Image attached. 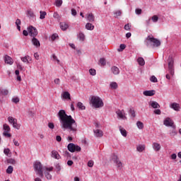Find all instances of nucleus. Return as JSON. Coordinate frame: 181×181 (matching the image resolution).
<instances>
[{
  "label": "nucleus",
  "mask_w": 181,
  "mask_h": 181,
  "mask_svg": "<svg viewBox=\"0 0 181 181\" xmlns=\"http://www.w3.org/2000/svg\"><path fill=\"white\" fill-rule=\"evenodd\" d=\"M57 117L59 119L61 128L62 129H67L69 132H71L74 135H76L77 132V122L73 119L71 115H67L64 110H61L57 114Z\"/></svg>",
  "instance_id": "obj_1"
},
{
  "label": "nucleus",
  "mask_w": 181,
  "mask_h": 181,
  "mask_svg": "<svg viewBox=\"0 0 181 181\" xmlns=\"http://www.w3.org/2000/svg\"><path fill=\"white\" fill-rule=\"evenodd\" d=\"M145 43L147 47H151V46H153V47H159L160 45V41H159V40L149 35L147 37Z\"/></svg>",
  "instance_id": "obj_2"
},
{
  "label": "nucleus",
  "mask_w": 181,
  "mask_h": 181,
  "mask_svg": "<svg viewBox=\"0 0 181 181\" xmlns=\"http://www.w3.org/2000/svg\"><path fill=\"white\" fill-rule=\"evenodd\" d=\"M90 103L94 108H101L104 107V103L103 100L98 96H92L90 99Z\"/></svg>",
  "instance_id": "obj_3"
},
{
  "label": "nucleus",
  "mask_w": 181,
  "mask_h": 181,
  "mask_svg": "<svg viewBox=\"0 0 181 181\" xmlns=\"http://www.w3.org/2000/svg\"><path fill=\"white\" fill-rule=\"evenodd\" d=\"M46 167L43 168L41 162H35L34 164V168L37 175H39L40 177H43V172L45 171Z\"/></svg>",
  "instance_id": "obj_4"
},
{
  "label": "nucleus",
  "mask_w": 181,
  "mask_h": 181,
  "mask_svg": "<svg viewBox=\"0 0 181 181\" xmlns=\"http://www.w3.org/2000/svg\"><path fill=\"white\" fill-rule=\"evenodd\" d=\"M168 70L170 71V74H171V76H173V74H175V68L173 66L174 60H173V57L171 55L168 57Z\"/></svg>",
  "instance_id": "obj_5"
},
{
  "label": "nucleus",
  "mask_w": 181,
  "mask_h": 181,
  "mask_svg": "<svg viewBox=\"0 0 181 181\" xmlns=\"http://www.w3.org/2000/svg\"><path fill=\"white\" fill-rule=\"evenodd\" d=\"M67 148L68 151L72 153L74 152H80L81 151V147H80V146H77L73 143L69 144Z\"/></svg>",
  "instance_id": "obj_6"
},
{
  "label": "nucleus",
  "mask_w": 181,
  "mask_h": 181,
  "mask_svg": "<svg viewBox=\"0 0 181 181\" xmlns=\"http://www.w3.org/2000/svg\"><path fill=\"white\" fill-rule=\"evenodd\" d=\"M8 121L10 124H12L13 127L16 129H21V124H18V119L13 118V117H8Z\"/></svg>",
  "instance_id": "obj_7"
},
{
  "label": "nucleus",
  "mask_w": 181,
  "mask_h": 181,
  "mask_svg": "<svg viewBox=\"0 0 181 181\" xmlns=\"http://www.w3.org/2000/svg\"><path fill=\"white\" fill-rule=\"evenodd\" d=\"M28 31L31 37H36V36H37L38 33L37 29H36V28L30 25L28 28Z\"/></svg>",
  "instance_id": "obj_8"
},
{
  "label": "nucleus",
  "mask_w": 181,
  "mask_h": 181,
  "mask_svg": "<svg viewBox=\"0 0 181 181\" xmlns=\"http://www.w3.org/2000/svg\"><path fill=\"white\" fill-rule=\"evenodd\" d=\"M54 168L53 167H45V170H44V175H45V177L48 180H52V174L50 173V172H52Z\"/></svg>",
  "instance_id": "obj_9"
},
{
  "label": "nucleus",
  "mask_w": 181,
  "mask_h": 181,
  "mask_svg": "<svg viewBox=\"0 0 181 181\" xmlns=\"http://www.w3.org/2000/svg\"><path fill=\"white\" fill-rule=\"evenodd\" d=\"M3 128H4V133H3V135L4 136H8V138H11V134L8 133L11 132V127H9V125H8L7 124H4V126H3Z\"/></svg>",
  "instance_id": "obj_10"
},
{
  "label": "nucleus",
  "mask_w": 181,
  "mask_h": 181,
  "mask_svg": "<svg viewBox=\"0 0 181 181\" xmlns=\"http://www.w3.org/2000/svg\"><path fill=\"white\" fill-rule=\"evenodd\" d=\"M117 115L120 118V119H127V116H125V111L124 110H119L116 112Z\"/></svg>",
  "instance_id": "obj_11"
},
{
  "label": "nucleus",
  "mask_w": 181,
  "mask_h": 181,
  "mask_svg": "<svg viewBox=\"0 0 181 181\" xmlns=\"http://www.w3.org/2000/svg\"><path fill=\"white\" fill-rule=\"evenodd\" d=\"M163 124L165 125V127H175V125H173V120H171L170 117L165 118Z\"/></svg>",
  "instance_id": "obj_12"
},
{
  "label": "nucleus",
  "mask_w": 181,
  "mask_h": 181,
  "mask_svg": "<svg viewBox=\"0 0 181 181\" xmlns=\"http://www.w3.org/2000/svg\"><path fill=\"white\" fill-rule=\"evenodd\" d=\"M114 162L117 166V169H119V170L122 169V163L121 162V160H119V159L118 158V156H115L114 157Z\"/></svg>",
  "instance_id": "obj_13"
},
{
  "label": "nucleus",
  "mask_w": 181,
  "mask_h": 181,
  "mask_svg": "<svg viewBox=\"0 0 181 181\" xmlns=\"http://www.w3.org/2000/svg\"><path fill=\"white\" fill-rule=\"evenodd\" d=\"M4 62L6 64H10L11 66H12V64H13V59H12V57L6 55L4 57Z\"/></svg>",
  "instance_id": "obj_14"
},
{
  "label": "nucleus",
  "mask_w": 181,
  "mask_h": 181,
  "mask_svg": "<svg viewBox=\"0 0 181 181\" xmlns=\"http://www.w3.org/2000/svg\"><path fill=\"white\" fill-rule=\"evenodd\" d=\"M155 90H145L143 92L144 95L146 97H152L155 95Z\"/></svg>",
  "instance_id": "obj_15"
},
{
  "label": "nucleus",
  "mask_w": 181,
  "mask_h": 181,
  "mask_svg": "<svg viewBox=\"0 0 181 181\" xmlns=\"http://www.w3.org/2000/svg\"><path fill=\"white\" fill-rule=\"evenodd\" d=\"M94 132V135L95 136H96V138H101V136H103V135H104V134L103 133V130L100 129H94L93 130Z\"/></svg>",
  "instance_id": "obj_16"
},
{
  "label": "nucleus",
  "mask_w": 181,
  "mask_h": 181,
  "mask_svg": "<svg viewBox=\"0 0 181 181\" xmlns=\"http://www.w3.org/2000/svg\"><path fill=\"white\" fill-rule=\"evenodd\" d=\"M51 156L54 158V159H61L62 156H60V154H59V152H57L56 150H54L51 153Z\"/></svg>",
  "instance_id": "obj_17"
},
{
  "label": "nucleus",
  "mask_w": 181,
  "mask_h": 181,
  "mask_svg": "<svg viewBox=\"0 0 181 181\" xmlns=\"http://www.w3.org/2000/svg\"><path fill=\"white\" fill-rule=\"evenodd\" d=\"M32 43L35 46V47H40V42L35 37L32 39Z\"/></svg>",
  "instance_id": "obj_18"
},
{
  "label": "nucleus",
  "mask_w": 181,
  "mask_h": 181,
  "mask_svg": "<svg viewBox=\"0 0 181 181\" xmlns=\"http://www.w3.org/2000/svg\"><path fill=\"white\" fill-rule=\"evenodd\" d=\"M111 71L115 76L119 74V69L115 66L111 67Z\"/></svg>",
  "instance_id": "obj_19"
},
{
  "label": "nucleus",
  "mask_w": 181,
  "mask_h": 181,
  "mask_svg": "<svg viewBox=\"0 0 181 181\" xmlns=\"http://www.w3.org/2000/svg\"><path fill=\"white\" fill-rule=\"evenodd\" d=\"M170 107L175 111H179L180 110V105L178 103H173L170 105Z\"/></svg>",
  "instance_id": "obj_20"
},
{
  "label": "nucleus",
  "mask_w": 181,
  "mask_h": 181,
  "mask_svg": "<svg viewBox=\"0 0 181 181\" xmlns=\"http://www.w3.org/2000/svg\"><path fill=\"white\" fill-rule=\"evenodd\" d=\"M87 21H88V22H94V21H95V18L94 17V14L93 13H90L89 14H88L87 16Z\"/></svg>",
  "instance_id": "obj_21"
},
{
  "label": "nucleus",
  "mask_w": 181,
  "mask_h": 181,
  "mask_svg": "<svg viewBox=\"0 0 181 181\" xmlns=\"http://www.w3.org/2000/svg\"><path fill=\"white\" fill-rule=\"evenodd\" d=\"M60 28L62 30H67L69 29V24L64 22L60 23Z\"/></svg>",
  "instance_id": "obj_22"
},
{
  "label": "nucleus",
  "mask_w": 181,
  "mask_h": 181,
  "mask_svg": "<svg viewBox=\"0 0 181 181\" xmlns=\"http://www.w3.org/2000/svg\"><path fill=\"white\" fill-rule=\"evenodd\" d=\"M62 97L63 98H64V100H71V97L70 96V93H69L68 91L64 92Z\"/></svg>",
  "instance_id": "obj_23"
},
{
  "label": "nucleus",
  "mask_w": 181,
  "mask_h": 181,
  "mask_svg": "<svg viewBox=\"0 0 181 181\" xmlns=\"http://www.w3.org/2000/svg\"><path fill=\"white\" fill-rule=\"evenodd\" d=\"M153 148L156 152H159V151H160V144L158 143H153Z\"/></svg>",
  "instance_id": "obj_24"
},
{
  "label": "nucleus",
  "mask_w": 181,
  "mask_h": 181,
  "mask_svg": "<svg viewBox=\"0 0 181 181\" xmlns=\"http://www.w3.org/2000/svg\"><path fill=\"white\" fill-rule=\"evenodd\" d=\"M78 37L81 42H84V40H86V35H84V33L82 32H79L78 34Z\"/></svg>",
  "instance_id": "obj_25"
},
{
  "label": "nucleus",
  "mask_w": 181,
  "mask_h": 181,
  "mask_svg": "<svg viewBox=\"0 0 181 181\" xmlns=\"http://www.w3.org/2000/svg\"><path fill=\"white\" fill-rule=\"evenodd\" d=\"M86 29H87V30H94V25L92 23H87L86 25Z\"/></svg>",
  "instance_id": "obj_26"
},
{
  "label": "nucleus",
  "mask_w": 181,
  "mask_h": 181,
  "mask_svg": "<svg viewBox=\"0 0 181 181\" xmlns=\"http://www.w3.org/2000/svg\"><path fill=\"white\" fill-rule=\"evenodd\" d=\"M150 105L152 107V108H160V105L159 103H158V102L153 101Z\"/></svg>",
  "instance_id": "obj_27"
},
{
  "label": "nucleus",
  "mask_w": 181,
  "mask_h": 181,
  "mask_svg": "<svg viewBox=\"0 0 181 181\" xmlns=\"http://www.w3.org/2000/svg\"><path fill=\"white\" fill-rule=\"evenodd\" d=\"M119 129L120 131V134H122V136H127V130L124 129L122 127L119 126Z\"/></svg>",
  "instance_id": "obj_28"
},
{
  "label": "nucleus",
  "mask_w": 181,
  "mask_h": 181,
  "mask_svg": "<svg viewBox=\"0 0 181 181\" xmlns=\"http://www.w3.org/2000/svg\"><path fill=\"white\" fill-rule=\"evenodd\" d=\"M129 114L132 118H135V117L136 116V115H135V110H134V107L130 108V110H129Z\"/></svg>",
  "instance_id": "obj_29"
},
{
  "label": "nucleus",
  "mask_w": 181,
  "mask_h": 181,
  "mask_svg": "<svg viewBox=\"0 0 181 181\" xmlns=\"http://www.w3.org/2000/svg\"><path fill=\"white\" fill-rule=\"evenodd\" d=\"M177 134V132H176V126H173V129L171 130V132H170V135L171 136H175V135Z\"/></svg>",
  "instance_id": "obj_30"
},
{
  "label": "nucleus",
  "mask_w": 181,
  "mask_h": 181,
  "mask_svg": "<svg viewBox=\"0 0 181 181\" xmlns=\"http://www.w3.org/2000/svg\"><path fill=\"white\" fill-rule=\"evenodd\" d=\"M137 62L139 66H145V59H144L142 57H139L137 59Z\"/></svg>",
  "instance_id": "obj_31"
},
{
  "label": "nucleus",
  "mask_w": 181,
  "mask_h": 181,
  "mask_svg": "<svg viewBox=\"0 0 181 181\" xmlns=\"http://www.w3.org/2000/svg\"><path fill=\"white\" fill-rule=\"evenodd\" d=\"M136 150L138 152H144L145 151V146L144 145H139L136 147Z\"/></svg>",
  "instance_id": "obj_32"
},
{
  "label": "nucleus",
  "mask_w": 181,
  "mask_h": 181,
  "mask_svg": "<svg viewBox=\"0 0 181 181\" xmlns=\"http://www.w3.org/2000/svg\"><path fill=\"white\" fill-rule=\"evenodd\" d=\"M40 19H45V18H46V15H47V13H46V11H40Z\"/></svg>",
  "instance_id": "obj_33"
},
{
  "label": "nucleus",
  "mask_w": 181,
  "mask_h": 181,
  "mask_svg": "<svg viewBox=\"0 0 181 181\" xmlns=\"http://www.w3.org/2000/svg\"><path fill=\"white\" fill-rule=\"evenodd\" d=\"M0 93L2 95H8V94H9V90L7 89H0Z\"/></svg>",
  "instance_id": "obj_34"
},
{
  "label": "nucleus",
  "mask_w": 181,
  "mask_h": 181,
  "mask_svg": "<svg viewBox=\"0 0 181 181\" xmlns=\"http://www.w3.org/2000/svg\"><path fill=\"white\" fill-rule=\"evenodd\" d=\"M110 87L113 90H117V88H118V83H117V82H112L110 83Z\"/></svg>",
  "instance_id": "obj_35"
},
{
  "label": "nucleus",
  "mask_w": 181,
  "mask_h": 181,
  "mask_svg": "<svg viewBox=\"0 0 181 181\" xmlns=\"http://www.w3.org/2000/svg\"><path fill=\"white\" fill-rule=\"evenodd\" d=\"M136 125H137V128H139V129H144V123H142V122L138 121L136 122Z\"/></svg>",
  "instance_id": "obj_36"
},
{
  "label": "nucleus",
  "mask_w": 181,
  "mask_h": 181,
  "mask_svg": "<svg viewBox=\"0 0 181 181\" xmlns=\"http://www.w3.org/2000/svg\"><path fill=\"white\" fill-rule=\"evenodd\" d=\"M13 172V167L11 165L8 166V168L6 169V173L8 175H11Z\"/></svg>",
  "instance_id": "obj_37"
},
{
  "label": "nucleus",
  "mask_w": 181,
  "mask_h": 181,
  "mask_svg": "<svg viewBox=\"0 0 181 181\" xmlns=\"http://www.w3.org/2000/svg\"><path fill=\"white\" fill-rule=\"evenodd\" d=\"M27 15L29 18H35V13H33L32 10H28L27 11Z\"/></svg>",
  "instance_id": "obj_38"
},
{
  "label": "nucleus",
  "mask_w": 181,
  "mask_h": 181,
  "mask_svg": "<svg viewBox=\"0 0 181 181\" xmlns=\"http://www.w3.org/2000/svg\"><path fill=\"white\" fill-rule=\"evenodd\" d=\"M77 107L79 110H86V106L83 105V103L81 102L77 103Z\"/></svg>",
  "instance_id": "obj_39"
},
{
  "label": "nucleus",
  "mask_w": 181,
  "mask_h": 181,
  "mask_svg": "<svg viewBox=\"0 0 181 181\" xmlns=\"http://www.w3.org/2000/svg\"><path fill=\"white\" fill-rule=\"evenodd\" d=\"M55 169H57V173H59L60 170H62V166L60 165V164L59 163L55 164Z\"/></svg>",
  "instance_id": "obj_40"
},
{
  "label": "nucleus",
  "mask_w": 181,
  "mask_h": 181,
  "mask_svg": "<svg viewBox=\"0 0 181 181\" xmlns=\"http://www.w3.org/2000/svg\"><path fill=\"white\" fill-rule=\"evenodd\" d=\"M29 57V55H27L24 57H21V60L23 62V63H27V64H29V61L28 60V58Z\"/></svg>",
  "instance_id": "obj_41"
},
{
  "label": "nucleus",
  "mask_w": 181,
  "mask_h": 181,
  "mask_svg": "<svg viewBox=\"0 0 181 181\" xmlns=\"http://www.w3.org/2000/svg\"><path fill=\"white\" fill-rule=\"evenodd\" d=\"M99 62H100L101 66H105V64H107V62L105 61V59H104V58H100Z\"/></svg>",
  "instance_id": "obj_42"
},
{
  "label": "nucleus",
  "mask_w": 181,
  "mask_h": 181,
  "mask_svg": "<svg viewBox=\"0 0 181 181\" xmlns=\"http://www.w3.org/2000/svg\"><path fill=\"white\" fill-rule=\"evenodd\" d=\"M63 4V1L62 0H57L56 1H55V5H56V6H57L58 8H59V6H61V5H62Z\"/></svg>",
  "instance_id": "obj_43"
},
{
  "label": "nucleus",
  "mask_w": 181,
  "mask_h": 181,
  "mask_svg": "<svg viewBox=\"0 0 181 181\" xmlns=\"http://www.w3.org/2000/svg\"><path fill=\"white\" fill-rule=\"evenodd\" d=\"M150 81H151L152 83H158V78H156V76H152L150 78Z\"/></svg>",
  "instance_id": "obj_44"
},
{
  "label": "nucleus",
  "mask_w": 181,
  "mask_h": 181,
  "mask_svg": "<svg viewBox=\"0 0 181 181\" xmlns=\"http://www.w3.org/2000/svg\"><path fill=\"white\" fill-rule=\"evenodd\" d=\"M89 73H90V76H95V74H97V71L94 69H90L89 70Z\"/></svg>",
  "instance_id": "obj_45"
},
{
  "label": "nucleus",
  "mask_w": 181,
  "mask_h": 181,
  "mask_svg": "<svg viewBox=\"0 0 181 181\" xmlns=\"http://www.w3.org/2000/svg\"><path fill=\"white\" fill-rule=\"evenodd\" d=\"M125 47H127V45H125V44H121L119 46V49H118V52H122V50H124Z\"/></svg>",
  "instance_id": "obj_46"
},
{
  "label": "nucleus",
  "mask_w": 181,
  "mask_h": 181,
  "mask_svg": "<svg viewBox=\"0 0 181 181\" xmlns=\"http://www.w3.org/2000/svg\"><path fill=\"white\" fill-rule=\"evenodd\" d=\"M8 163H11V165H16V160L13 158H11L8 160Z\"/></svg>",
  "instance_id": "obj_47"
},
{
  "label": "nucleus",
  "mask_w": 181,
  "mask_h": 181,
  "mask_svg": "<svg viewBox=\"0 0 181 181\" xmlns=\"http://www.w3.org/2000/svg\"><path fill=\"white\" fill-rule=\"evenodd\" d=\"M153 22H154L155 23H156V22H158V21H159V18L158 17V16H153L151 18Z\"/></svg>",
  "instance_id": "obj_48"
},
{
  "label": "nucleus",
  "mask_w": 181,
  "mask_h": 181,
  "mask_svg": "<svg viewBox=\"0 0 181 181\" xmlns=\"http://www.w3.org/2000/svg\"><path fill=\"white\" fill-rule=\"evenodd\" d=\"M122 14V12H121V11H117L115 12V18H118V16H121Z\"/></svg>",
  "instance_id": "obj_49"
},
{
  "label": "nucleus",
  "mask_w": 181,
  "mask_h": 181,
  "mask_svg": "<svg viewBox=\"0 0 181 181\" xmlns=\"http://www.w3.org/2000/svg\"><path fill=\"white\" fill-rule=\"evenodd\" d=\"M4 153H5L6 156H9V153H11V150L9 148H4Z\"/></svg>",
  "instance_id": "obj_50"
},
{
  "label": "nucleus",
  "mask_w": 181,
  "mask_h": 181,
  "mask_svg": "<svg viewBox=\"0 0 181 181\" xmlns=\"http://www.w3.org/2000/svg\"><path fill=\"white\" fill-rule=\"evenodd\" d=\"M53 18L55 19H59L60 18V15H59V13L55 11L53 14Z\"/></svg>",
  "instance_id": "obj_51"
},
{
  "label": "nucleus",
  "mask_w": 181,
  "mask_h": 181,
  "mask_svg": "<svg viewBox=\"0 0 181 181\" xmlns=\"http://www.w3.org/2000/svg\"><path fill=\"white\" fill-rule=\"evenodd\" d=\"M88 166L89 167V168H93V166H94V161H93V160H89L88 162Z\"/></svg>",
  "instance_id": "obj_52"
},
{
  "label": "nucleus",
  "mask_w": 181,
  "mask_h": 181,
  "mask_svg": "<svg viewBox=\"0 0 181 181\" xmlns=\"http://www.w3.org/2000/svg\"><path fill=\"white\" fill-rule=\"evenodd\" d=\"M57 37H59V35L57 34H53L51 37V40L54 41V40H56Z\"/></svg>",
  "instance_id": "obj_53"
},
{
  "label": "nucleus",
  "mask_w": 181,
  "mask_h": 181,
  "mask_svg": "<svg viewBox=\"0 0 181 181\" xmlns=\"http://www.w3.org/2000/svg\"><path fill=\"white\" fill-rule=\"evenodd\" d=\"M48 127L49 129H54V124L52 122L48 123Z\"/></svg>",
  "instance_id": "obj_54"
},
{
  "label": "nucleus",
  "mask_w": 181,
  "mask_h": 181,
  "mask_svg": "<svg viewBox=\"0 0 181 181\" xmlns=\"http://www.w3.org/2000/svg\"><path fill=\"white\" fill-rule=\"evenodd\" d=\"M135 12H136V15H141V13H142V9H141V8H136V9L135 10Z\"/></svg>",
  "instance_id": "obj_55"
},
{
  "label": "nucleus",
  "mask_w": 181,
  "mask_h": 181,
  "mask_svg": "<svg viewBox=\"0 0 181 181\" xmlns=\"http://www.w3.org/2000/svg\"><path fill=\"white\" fill-rule=\"evenodd\" d=\"M125 30H131V25H129V23H127L124 25Z\"/></svg>",
  "instance_id": "obj_56"
},
{
  "label": "nucleus",
  "mask_w": 181,
  "mask_h": 181,
  "mask_svg": "<svg viewBox=\"0 0 181 181\" xmlns=\"http://www.w3.org/2000/svg\"><path fill=\"white\" fill-rule=\"evenodd\" d=\"M64 156H66V158H70L71 156L70 155V153L67 151H65L64 152Z\"/></svg>",
  "instance_id": "obj_57"
},
{
  "label": "nucleus",
  "mask_w": 181,
  "mask_h": 181,
  "mask_svg": "<svg viewBox=\"0 0 181 181\" xmlns=\"http://www.w3.org/2000/svg\"><path fill=\"white\" fill-rule=\"evenodd\" d=\"M13 103H15V104H18L19 103V98H14L12 99Z\"/></svg>",
  "instance_id": "obj_58"
},
{
  "label": "nucleus",
  "mask_w": 181,
  "mask_h": 181,
  "mask_svg": "<svg viewBox=\"0 0 181 181\" xmlns=\"http://www.w3.org/2000/svg\"><path fill=\"white\" fill-rule=\"evenodd\" d=\"M21 24H22V22L21 21V19L18 18V19L16 21V26L21 25Z\"/></svg>",
  "instance_id": "obj_59"
},
{
  "label": "nucleus",
  "mask_w": 181,
  "mask_h": 181,
  "mask_svg": "<svg viewBox=\"0 0 181 181\" xmlns=\"http://www.w3.org/2000/svg\"><path fill=\"white\" fill-rule=\"evenodd\" d=\"M176 158H177V156L176 155V153H173L170 156V159H173V160H175V159H176Z\"/></svg>",
  "instance_id": "obj_60"
},
{
  "label": "nucleus",
  "mask_w": 181,
  "mask_h": 181,
  "mask_svg": "<svg viewBox=\"0 0 181 181\" xmlns=\"http://www.w3.org/2000/svg\"><path fill=\"white\" fill-rule=\"evenodd\" d=\"M154 114H156L157 115H160V114H161L160 110H159V109L155 110Z\"/></svg>",
  "instance_id": "obj_61"
},
{
  "label": "nucleus",
  "mask_w": 181,
  "mask_h": 181,
  "mask_svg": "<svg viewBox=\"0 0 181 181\" xmlns=\"http://www.w3.org/2000/svg\"><path fill=\"white\" fill-rule=\"evenodd\" d=\"M71 15H73V16H76V15H77V11H76V9H71Z\"/></svg>",
  "instance_id": "obj_62"
},
{
  "label": "nucleus",
  "mask_w": 181,
  "mask_h": 181,
  "mask_svg": "<svg viewBox=\"0 0 181 181\" xmlns=\"http://www.w3.org/2000/svg\"><path fill=\"white\" fill-rule=\"evenodd\" d=\"M54 84H57V85L60 84V78H55L54 80Z\"/></svg>",
  "instance_id": "obj_63"
},
{
  "label": "nucleus",
  "mask_w": 181,
  "mask_h": 181,
  "mask_svg": "<svg viewBox=\"0 0 181 181\" xmlns=\"http://www.w3.org/2000/svg\"><path fill=\"white\" fill-rule=\"evenodd\" d=\"M56 141H57V142H62V136H56Z\"/></svg>",
  "instance_id": "obj_64"
}]
</instances>
